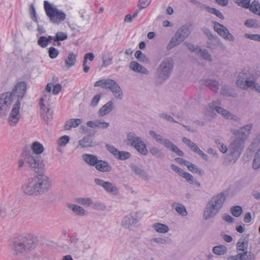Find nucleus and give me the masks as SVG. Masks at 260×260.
<instances>
[{
	"label": "nucleus",
	"instance_id": "obj_1",
	"mask_svg": "<svg viewBox=\"0 0 260 260\" xmlns=\"http://www.w3.org/2000/svg\"><path fill=\"white\" fill-rule=\"evenodd\" d=\"M252 126V123H249L237 130L232 129L231 132L235 136L234 141L230 145L229 148L223 144H221L219 149L223 153L229 151L230 156L232 157L230 161L235 162L240 157L245 147V141L250 134Z\"/></svg>",
	"mask_w": 260,
	"mask_h": 260
},
{
	"label": "nucleus",
	"instance_id": "obj_2",
	"mask_svg": "<svg viewBox=\"0 0 260 260\" xmlns=\"http://www.w3.org/2000/svg\"><path fill=\"white\" fill-rule=\"evenodd\" d=\"M27 85L25 82H19L15 86L11 92H7L3 93L0 96V116L6 114L9 109L13 100V96L16 95L18 100L22 99L26 91Z\"/></svg>",
	"mask_w": 260,
	"mask_h": 260
},
{
	"label": "nucleus",
	"instance_id": "obj_3",
	"mask_svg": "<svg viewBox=\"0 0 260 260\" xmlns=\"http://www.w3.org/2000/svg\"><path fill=\"white\" fill-rule=\"evenodd\" d=\"M225 201V196L223 193H220L213 197L207 203L204 213L205 220L214 217L222 207Z\"/></svg>",
	"mask_w": 260,
	"mask_h": 260
},
{
	"label": "nucleus",
	"instance_id": "obj_4",
	"mask_svg": "<svg viewBox=\"0 0 260 260\" xmlns=\"http://www.w3.org/2000/svg\"><path fill=\"white\" fill-rule=\"evenodd\" d=\"M257 78V77L253 74L242 72L237 77L236 84L242 89L250 88L260 93V85L256 82Z\"/></svg>",
	"mask_w": 260,
	"mask_h": 260
},
{
	"label": "nucleus",
	"instance_id": "obj_5",
	"mask_svg": "<svg viewBox=\"0 0 260 260\" xmlns=\"http://www.w3.org/2000/svg\"><path fill=\"white\" fill-rule=\"evenodd\" d=\"M174 60L168 57L164 58L158 66L155 73V78L159 83H162L167 80L173 71Z\"/></svg>",
	"mask_w": 260,
	"mask_h": 260
},
{
	"label": "nucleus",
	"instance_id": "obj_6",
	"mask_svg": "<svg viewBox=\"0 0 260 260\" xmlns=\"http://www.w3.org/2000/svg\"><path fill=\"white\" fill-rule=\"evenodd\" d=\"M44 8L46 15L52 23L59 24L66 19V14L49 2H44Z\"/></svg>",
	"mask_w": 260,
	"mask_h": 260
},
{
	"label": "nucleus",
	"instance_id": "obj_7",
	"mask_svg": "<svg viewBox=\"0 0 260 260\" xmlns=\"http://www.w3.org/2000/svg\"><path fill=\"white\" fill-rule=\"evenodd\" d=\"M30 152H23L21 154L31 170L37 173H42L44 170V164L41 156L37 154L34 155Z\"/></svg>",
	"mask_w": 260,
	"mask_h": 260
},
{
	"label": "nucleus",
	"instance_id": "obj_8",
	"mask_svg": "<svg viewBox=\"0 0 260 260\" xmlns=\"http://www.w3.org/2000/svg\"><path fill=\"white\" fill-rule=\"evenodd\" d=\"M94 86H101L105 89L110 90L117 99L121 100L123 98V94L121 88L115 81L112 79L99 80L94 83Z\"/></svg>",
	"mask_w": 260,
	"mask_h": 260
},
{
	"label": "nucleus",
	"instance_id": "obj_9",
	"mask_svg": "<svg viewBox=\"0 0 260 260\" xmlns=\"http://www.w3.org/2000/svg\"><path fill=\"white\" fill-rule=\"evenodd\" d=\"M190 34L189 26L184 25L181 26L175 32L167 46L168 50H171L184 41Z\"/></svg>",
	"mask_w": 260,
	"mask_h": 260
},
{
	"label": "nucleus",
	"instance_id": "obj_10",
	"mask_svg": "<svg viewBox=\"0 0 260 260\" xmlns=\"http://www.w3.org/2000/svg\"><path fill=\"white\" fill-rule=\"evenodd\" d=\"M127 140L129 142L131 146L134 147L140 153L146 155L148 151L146 145L141 138L137 136L136 134L129 132L127 134Z\"/></svg>",
	"mask_w": 260,
	"mask_h": 260
},
{
	"label": "nucleus",
	"instance_id": "obj_11",
	"mask_svg": "<svg viewBox=\"0 0 260 260\" xmlns=\"http://www.w3.org/2000/svg\"><path fill=\"white\" fill-rule=\"evenodd\" d=\"M38 195L43 194L50 189L51 186L49 178L45 175H39L34 177Z\"/></svg>",
	"mask_w": 260,
	"mask_h": 260
},
{
	"label": "nucleus",
	"instance_id": "obj_12",
	"mask_svg": "<svg viewBox=\"0 0 260 260\" xmlns=\"http://www.w3.org/2000/svg\"><path fill=\"white\" fill-rule=\"evenodd\" d=\"M219 103V101H217L216 102L210 104L209 105V108L211 110H215V111L218 113L221 114L223 117H224L226 119L233 120L236 122H239L240 121V118L238 117L237 116L232 114L230 112L221 107L215 105V104H218Z\"/></svg>",
	"mask_w": 260,
	"mask_h": 260
},
{
	"label": "nucleus",
	"instance_id": "obj_13",
	"mask_svg": "<svg viewBox=\"0 0 260 260\" xmlns=\"http://www.w3.org/2000/svg\"><path fill=\"white\" fill-rule=\"evenodd\" d=\"M20 102L17 100L15 102L8 117V123L11 126H16L20 118Z\"/></svg>",
	"mask_w": 260,
	"mask_h": 260
},
{
	"label": "nucleus",
	"instance_id": "obj_14",
	"mask_svg": "<svg viewBox=\"0 0 260 260\" xmlns=\"http://www.w3.org/2000/svg\"><path fill=\"white\" fill-rule=\"evenodd\" d=\"M94 182L97 185L102 187L105 191L108 193L117 195L119 193L118 188L111 182L106 181L96 178L94 179Z\"/></svg>",
	"mask_w": 260,
	"mask_h": 260
},
{
	"label": "nucleus",
	"instance_id": "obj_15",
	"mask_svg": "<svg viewBox=\"0 0 260 260\" xmlns=\"http://www.w3.org/2000/svg\"><path fill=\"white\" fill-rule=\"evenodd\" d=\"M214 29L222 38L229 41L234 42L235 40L234 36L230 32L228 29L218 22H215Z\"/></svg>",
	"mask_w": 260,
	"mask_h": 260
},
{
	"label": "nucleus",
	"instance_id": "obj_16",
	"mask_svg": "<svg viewBox=\"0 0 260 260\" xmlns=\"http://www.w3.org/2000/svg\"><path fill=\"white\" fill-rule=\"evenodd\" d=\"M138 221L139 219L136 213H130L123 217L121 224L125 229L131 230L132 227L135 226Z\"/></svg>",
	"mask_w": 260,
	"mask_h": 260
},
{
	"label": "nucleus",
	"instance_id": "obj_17",
	"mask_svg": "<svg viewBox=\"0 0 260 260\" xmlns=\"http://www.w3.org/2000/svg\"><path fill=\"white\" fill-rule=\"evenodd\" d=\"M35 184L34 178L29 179L22 187L23 191L29 196H38Z\"/></svg>",
	"mask_w": 260,
	"mask_h": 260
},
{
	"label": "nucleus",
	"instance_id": "obj_18",
	"mask_svg": "<svg viewBox=\"0 0 260 260\" xmlns=\"http://www.w3.org/2000/svg\"><path fill=\"white\" fill-rule=\"evenodd\" d=\"M20 236V238H22L23 239L25 240L23 242V245H24L27 250L34 249L36 247L37 243L33 235L30 234H25Z\"/></svg>",
	"mask_w": 260,
	"mask_h": 260
},
{
	"label": "nucleus",
	"instance_id": "obj_19",
	"mask_svg": "<svg viewBox=\"0 0 260 260\" xmlns=\"http://www.w3.org/2000/svg\"><path fill=\"white\" fill-rule=\"evenodd\" d=\"M256 255L252 252H239L228 257L227 260H255Z\"/></svg>",
	"mask_w": 260,
	"mask_h": 260
},
{
	"label": "nucleus",
	"instance_id": "obj_20",
	"mask_svg": "<svg viewBox=\"0 0 260 260\" xmlns=\"http://www.w3.org/2000/svg\"><path fill=\"white\" fill-rule=\"evenodd\" d=\"M44 102V99L42 98L40 101V108L41 109V114L42 118L45 121L48 122L52 118V112L49 108L45 105Z\"/></svg>",
	"mask_w": 260,
	"mask_h": 260
},
{
	"label": "nucleus",
	"instance_id": "obj_21",
	"mask_svg": "<svg viewBox=\"0 0 260 260\" xmlns=\"http://www.w3.org/2000/svg\"><path fill=\"white\" fill-rule=\"evenodd\" d=\"M24 240L22 238H20V236L14 239L13 248L16 252L22 253L24 251H27L24 245H23Z\"/></svg>",
	"mask_w": 260,
	"mask_h": 260
},
{
	"label": "nucleus",
	"instance_id": "obj_22",
	"mask_svg": "<svg viewBox=\"0 0 260 260\" xmlns=\"http://www.w3.org/2000/svg\"><path fill=\"white\" fill-rule=\"evenodd\" d=\"M94 167L101 172L107 173L112 171V166L108 161L104 160L99 159L98 163Z\"/></svg>",
	"mask_w": 260,
	"mask_h": 260
},
{
	"label": "nucleus",
	"instance_id": "obj_23",
	"mask_svg": "<svg viewBox=\"0 0 260 260\" xmlns=\"http://www.w3.org/2000/svg\"><path fill=\"white\" fill-rule=\"evenodd\" d=\"M248 236L240 238L236 244L237 250L241 251L242 252H251L248 251Z\"/></svg>",
	"mask_w": 260,
	"mask_h": 260
},
{
	"label": "nucleus",
	"instance_id": "obj_24",
	"mask_svg": "<svg viewBox=\"0 0 260 260\" xmlns=\"http://www.w3.org/2000/svg\"><path fill=\"white\" fill-rule=\"evenodd\" d=\"M165 147L171 150V151L175 153L179 156H183L184 155L183 152L179 149L173 143L168 139H165L162 144Z\"/></svg>",
	"mask_w": 260,
	"mask_h": 260
},
{
	"label": "nucleus",
	"instance_id": "obj_25",
	"mask_svg": "<svg viewBox=\"0 0 260 260\" xmlns=\"http://www.w3.org/2000/svg\"><path fill=\"white\" fill-rule=\"evenodd\" d=\"M44 150V148L43 145L39 142L36 141L32 143L30 149H26L23 152H30V153L32 154H37L39 155Z\"/></svg>",
	"mask_w": 260,
	"mask_h": 260
},
{
	"label": "nucleus",
	"instance_id": "obj_26",
	"mask_svg": "<svg viewBox=\"0 0 260 260\" xmlns=\"http://www.w3.org/2000/svg\"><path fill=\"white\" fill-rule=\"evenodd\" d=\"M95 145V143L93 141L92 139L90 136H86L82 138L78 142V147L89 148Z\"/></svg>",
	"mask_w": 260,
	"mask_h": 260
},
{
	"label": "nucleus",
	"instance_id": "obj_27",
	"mask_svg": "<svg viewBox=\"0 0 260 260\" xmlns=\"http://www.w3.org/2000/svg\"><path fill=\"white\" fill-rule=\"evenodd\" d=\"M129 68L135 72L145 75H147L148 74V71L146 68L134 61L131 62Z\"/></svg>",
	"mask_w": 260,
	"mask_h": 260
},
{
	"label": "nucleus",
	"instance_id": "obj_28",
	"mask_svg": "<svg viewBox=\"0 0 260 260\" xmlns=\"http://www.w3.org/2000/svg\"><path fill=\"white\" fill-rule=\"evenodd\" d=\"M113 108V103L112 101H110L100 109L99 110V115L100 116H105L109 113Z\"/></svg>",
	"mask_w": 260,
	"mask_h": 260
},
{
	"label": "nucleus",
	"instance_id": "obj_29",
	"mask_svg": "<svg viewBox=\"0 0 260 260\" xmlns=\"http://www.w3.org/2000/svg\"><path fill=\"white\" fill-rule=\"evenodd\" d=\"M83 159L91 166L95 167L98 163L99 159L98 157L93 154H84L82 155Z\"/></svg>",
	"mask_w": 260,
	"mask_h": 260
},
{
	"label": "nucleus",
	"instance_id": "obj_30",
	"mask_svg": "<svg viewBox=\"0 0 260 260\" xmlns=\"http://www.w3.org/2000/svg\"><path fill=\"white\" fill-rule=\"evenodd\" d=\"M172 242V239L167 237L154 238L149 240V243L151 245H153L154 243L160 245H165L171 244Z\"/></svg>",
	"mask_w": 260,
	"mask_h": 260
},
{
	"label": "nucleus",
	"instance_id": "obj_31",
	"mask_svg": "<svg viewBox=\"0 0 260 260\" xmlns=\"http://www.w3.org/2000/svg\"><path fill=\"white\" fill-rule=\"evenodd\" d=\"M152 227L156 232L161 234L167 233L170 230L168 225L159 222L154 223Z\"/></svg>",
	"mask_w": 260,
	"mask_h": 260
},
{
	"label": "nucleus",
	"instance_id": "obj_32",
	"mask_svg": "<svg viewBox=\"0 0 260 260\" xmlns=\"http://www.w3.org/2000/svg\"><path fill=\"white\" fill-rule=\"evenodd\" d=\"M131 168L132 171L134 172L137 175L143 178L145 180H149V177L146 172L141 168L137 165H134L131 166Z\"/></svg>",
	"mask_w": 260,
	"mask_h": 260
},
{
	"label": "nucleus",
	"instance_id": "obj_33",
	"mask_svg": "<svg viewBox=\"0 0 260 260\" xmlns=\"http://www.w3.org/2000/svg\"><path fill=\"white\" fill-rule=\"evenodd\" d=\"M82 120L81 119H71L66 121L64 124V128L66 130H70L72 128L78 127L81 123Z\"/></svg>",
	"mask_w": 260,
	"mask_h": 260
},
{
	"label": "nucleus",
	"instance_id": "obj_34",
	"mask_svg": "<svg viewBox=\"0 0 260 260\" xmlns=\"http://www.w3.org/2000/svg\"><path fill=\"white\" fill-rule=\"evenodd\" d=\"M204 85L208 87L214 92H217L219 89V84L217 81L211 79H207L204 82Z\"/></svg>",
	"mask_w": 260,
	"mask_h": 260
},
{
	"label": "nucleus",
	"instance_id": "obj_35",
	"mask_svg": "<svg viewBox=\"0 0 260 260\" xmlns=\"http://www.w3.org/2000/svg\"><path fill=\"white\" fill-rule=\"evenodd\" d=\"M68 207L79 216H83L85 215V210L81 206L70 203L68 205Z\"/></svg>",
	"mask_w": 260,
	"mask_h": 260
},
{
	"label": "nucleus",
	"instance_id": "obj_36",
	"mask_svg": "<svg viewBox=\"0 0 260 260\" xmlns=\"http://www.w3.org/2000/svg\"><path fill=\"white\" fill-rule=\"evenodd\" d=\"M172 207L182 216H186L187 215V212L183 205L175 202L172 204Z\"/></svg>",
	"mask_w": 260,
	"mask_h": 260
},
{
	"label": "nucleus",
	"instance_id": "obj_37",
	"mask_svg": "<svg viewBox=\"0 0 260 260\" xmlns=\"http://www.w3.org/2000/svg\"><path fill=\"white\" fill-rule=\"evenodd\" d=\"M182 142L187 145L190 149L195 153H198L201 150L199 147L193 142H191L187 138L183 137L182 139Z\"/></svg>",
	"mask_w": 260,
	"mask_h": 260
},
{
	"label": "nucleus",
	"instance_id": "obj_38",
	"mask_svg": "<svg viewBox=\"0 0 260 260\" xmlns=\"http://www.w3.org/2000/svg\"><path fill=\"white\" fill-rule=\"evenodd\" d=\"M202 7L204 8L207 12L214 14L216 15L217 17L220 18L222 20H223L224 19V16L222 15V14L217 9L214 8H211L209 6H206L205 5H203L202 6Z\"/></svg>",
	"mask_w": 260,
	"mask_h": 260
},
{
	"label": "nucleus",
	"instance_id": "obj_39",
	"mask_svg": "<svg viewBox=\"0 0 260 260\" xmlns=\"http://www.w3.org/2000/svg\"><path fill=\"white\" fill-rule=\"evenodd\" d=\"M252 168L254 170L260 168V145L254 155L252 162Z\"/></svg>",
	"mask_w": 260,
	"mask_h": 260
},
{
	"label": "nucleus",
	"instance_id": "obj_40",
	"mask_svg": "<svg viewBox=\"0 0 260 260\" xmlns=\"http://www.w3.org/2000/svg\"><path fill=\"white\" fill-rule=\"evenodd\" d=\"M250 10L255 14L260 16V3L257 1H254L250 4Z\"/></svg>",
	"mask_w": 260,
	"mask_h": 260
},
{
	"label": "nucleus",
	"instance_id": "obj_41",
	"mask_svg": "<svg viewBox=\"0 0 260 260\" xmlns=\"http://www.w3.org/2000/svg\"><path fill=\"white\" fill-rule=\"evenodd\" d=\"M213 252L216 255H223L227 252V248L223 245L215 246L213 248Z\"/></svg>",
	"mask_w": 260,
	"mask_h": 260
},
{
	"label": "nucleus",
	"instance_id": "obj_42",
	"mask_svg": "<svg viewBox=\"0 0 260 260\" xmlns=\"http://www.w3.org/2000/svg\"><path fill=\"white\" fill-rule=\"evenodd\" d=\"M76 55L74 53H70L67 58L65 60L66 65L69 67H73L76 62Z\"/></svg>",
	"mask_w": 260,
	"mask_h": 260
},
{
	"label": "nucleus",
	"instance_id": "obj_43",
	"mask_svg": "<svg viewBox=\"0 0 260 260\" xmlns=\"http://www.w3.org/2000/svg\"><path fill=\"white\" fill-rule=\"evenodd\" d=\"M187 164H185V166H186L188 169L193 173H196L197 174L201 175L203 173V170L200 168H199L196 165L188 161V162H186Z\"/></svg>",
	"mask_w": 260,
	"mask_h": 260
},
{
	"label": "nucleus",
	"instance_id": "obj_44",
	"mask_svg": "<svg viewBox=\"0 0 260 260\" xmlns=\"http://www.w3.org/2000/svg\"><path fill=\"white\" fill-rule=\"evenodd\" d=\"M150 153L157 158H163L164 154L162 151L156 147H152L149 150Z\"/></svg>",
	"mask_w": 260,
	"mask_h": 260
},
{
	"label": "nucleus",
	"instance_id": "obj_45",
	"mask_svg": "<svg viewBox=\"0 0 260 260\" xmlns=\"http://www.w3.org/2000/svg\"><path fill=\"white\" fill-rule=\"evenodd\" d=\"M245 25L248 28H256L259 27L258 22L257 20L248 19L244 23Z\"/></svg>",
	"mask_w": 260,
	"mask_h": 260
},
{
	"label": "nucleus",
	"instance_id": "obj_46",
	"mask_svg": "<svg viewBox=\"0 0 260 260\" xmlns=\"http://www.w3.org/2000/svg\"><path fill=\"white\" fill-rule=\"evenodd\" d=\"M150 135L152 137V138L157 142L162 144L163 142L164 141L165 138L161 136L160 135H159L157 134L155 131L153 130H151L149 132Z\"/></svg>",
	"mask_w": 260,
	"mask_h": 260
},
{
	"label": "nucleus",
	"instance_id": "obj_47",
	"mask_svg": "<svg viewBox=\"0 0 260 260\" xmlns=\"http://www.w3.org/2000/svg\"><path fill=\"white\" fill-rule=\"evenodd\" d=\"M231 212L234 216L238 217L242 214L243 209L240 206H235L231 208Z\"/></svg>",
	"mask_w": 260,
	"mask_h": 260
},
{
	"label": "nucleus",
	"instance_id": "obj_48",
	"mask_svg": "<svg viewBox=\"0 0 260 260\" xmlns=\"http://www.w3.org/2000/svg\"><path fill=\"white\" fill-rule=\"evenodd\" d=\"M70 241L72 244V246L76 251L80 250V245L79 244V239L75 236H72L70 238Z\"/></svg>",
	"mask_w": 260,
	"mask_h": 260
},
{
	"label": "nucleus",
	"instance_id": "obj_49",
	"mask_svg": "<svg viewBox=\"0 0 260 260\" xmlns=\"http://www.w3.org/2000/svg\"><path fill=\"white\" fill-rule=\"evenodd\" d=\"M199 52L200 55L205 60L209 61H212V57L209 52L206 49H199Z\"/></svg>",
	"mask_w": 260,
	"mask_h": 260
},
{
	"label": "nucleus",
	"instance_id": "obj_50",
	"mask_svg": "<svg viewBox=\"0 0 260 260\" xmlns=\"http://www.w3.org/2000/svg\"><path fill=\"white\" fill-rule=\"evenodd\" d=\"M221 93L225 96H233L231 88L225 85H222L221 89Z\"/></svg>",
	"mask_w": 260,
	"mask_h": 260
},
{
	"label": "nucleus",
	"instance_id": "obj_51",
	"mask_svg": "<svg viewBox=\"0 0 260 260\" xmlns=\"http://www.w3.org/2000/svg\"><path fill=\"white\" fill-rule=\"evenodd\" d=\"M68 38V35L66 33L62 31H59L56 34L54 37V41H62Z\"/></svg>",
	"mask_w": 260,
	"mask_h": 260
},
{
	"label": "nucleus",
	"instance_id": "obj_52",
	"mask_svg": "<svg viewBox=\"0 0 260 260\" xmlns=\"http://www.w3.org/2000/svg\"><path fill=\"white\" fill-rule=\"evenodd\" d=\"M70 138L68 136L61 137L57 141V144L59 146L64 147L69 142Z\"/></svg>",
	"mask_w": 260,
	"mask_h": 260
},
{
	"label": "nucleus",
	"instance_id": "obj_53",
	"mask_svg": "<svg viewBox=\"0 0 260 260\" xmlns=\"http://www.w3.org/2000/svg\"><path fill=\"white\" fill-rule=\"evenodd\" d=\"M49 56L51 59H54L57 57L59 54V51L54 47H50L48 49Z\"/></svg>",
	"mask_w": 260,
	"mask_h": 260
},
{
	"label": "nucleus",
	"instance_id": "obj_54",
	"mask_svg": "<svg viewBox=\"0 0 260 260\" xmlns=\"http://www.w3.org/2000/svg\"><path fill=\"white\" fill-rule=\"evenodd\" d=\"M131 156L130 152L127 151H120V154L117 156V159L119 160H124L129 159Z\"/></svg>",
	"mask_w": 260,
	"mask_h": 260
},
{
	"label": "nucleus",
	"instance_id": "obj_55",
	"mask_svg": "<svg viewBox=\"0 0 260 260\" xmlns=\"http://www.w3.org/2000/svg\"><path fill=\"white\" fill-rule=\"evenodd\" d=\"M38 44L42 48H46L48 43L47 42V37L45 36L40 37L38 40Z\"/></svg>",
	"mask_w": 260,
	"mask_h": 260
},
{
	"label": "nucleus",
	"instance_id": "obj_56",
	"mask_svg": "<svg viewBox=\"0 0 260 260\" xmlns=\"http://www.w3.org/2000/svg\"><path fill=\"white\" fill-rule=\"evenodd\" d=\"M151 0H139L138 7L139 10L146 8L151 3Z\"/></svg>",
	"mask_w": 260,
	"mask_h": 260
},
{
	"label": "nucleus",
	"instance_id": "obj_57",
	"mask_svg": "<svg viewBox=\"0 0 260 260\" xmlns=\"http://www.w3.org/2000/svg\"><path fill=\"white\" fill-rule=\"evenodd\" d=\"M97 128L101 129H106L110 125V123L105 122L101 119L97 120Z\"/></svg>",
	"mask_w": 260,
	"mask_h": 260
},
{
	"label": "nucleus",
	"instance_id": "obj_58",
	"mask_svg": "<svg viewBox=\"0 0 260 260\" xmlns=\"http://www.w3.org/2000/svg\"><path fill=\"white\" fill-rule=\"evenodd\" d=\"M30 15H31V19L37 23H38L37 16L35 8L31 4L30 8Z\"/></svg>",
	"mask_w": 260,
	"mask_h": 260
},
{
	"label": "nucleus",
	"instance_id": "obj_59",
	"mask_svg": "<svg viewBox=\"0 0 260 260\" xmlns=\"http://www.w3.org/2000/svg\"><path fill=\"white\" fill-rule=\"evenodd\" d=\"M135 56L136 58L141 61H144L146 59V56L141 51L137 50L135 52Z\"/></svg>",
	"mask_w": 260,
	"mask_h": 260
},
{
	"label": "nucleus",
	"instance_id": "obj_60",
	"mask_svg": "<svg viewBox=\"0 0 260 260\" xmlns=\"http://www.w3.org/2000/svg\"><path fill=\"white\" fill-rule=\"evenodd\" d=\"M182 177L185 179V180L189 183H192L194 180V178L189 173L185 172L184 173L182 174Z\"/></svg>",
	"mask_w": 260,
	"mask_h": 260
},
{
	"label": "nucleus",
	"instance_id": "obj_61",
	"mask_svg": "<svg viewBox=\"0 0 260 260\" xmlns=\"http://www.w3.org/2000/svg\"><path fill=\"white\" fill-rule=\"evenodd\" d=\"M112 57L110 55H105L103 57V63L105 66H108L112 63Z\"/></svg>",
	"mask_w": 260,
	"mask_h": 260
},
{
	"label": "nucleus",
	"instance_id": "obj_62",
	"mask_svg": "<svg viewBox=\"0 0 260 260\" xmlns=\"http://www.w3.org/2000/svg\"><path fill=\"white\" fill-rule=\"evenodd\" d=\"M100 99H101L100 94H96L92 99L91 103H90V106L93 107H96L98 105Z\"/></svg>",
	"mask_w": 260,
	"mask_h": 260
},
{
	"label": "nucleus",
	"instance_id": "obj_63",
	"mask_svg": "<svg viewBox=\"0 0 260 260\" xmlns=\"http://www.w3.org/2000/svg\"><path fill=\"white\" fill-rule=\"evenodd\" d=\"M171 168L175 172L178 173L181 177L183 175L182 174L185 172L182 169L174 164L171 165Z\"/></svg>",
	"mask_w": 260,
	"mask_h": 260
},
{
	"label": "nucleus",
	"instance_id": "obj_64",
	"mask_svg": "<svg viewBox=\"0 0 260 260\" xmlns=\"http://www.w3.org/2000/svg\"><path fill=\"white\" fill-rule=\"evenodd\" d=\"M258 36L259 34H251L246 33L244 35V37L245 38L255 41H258Z\"/></svg>",
	"mask_w": 260,
	"mask_h": 260
}]
</instances>
